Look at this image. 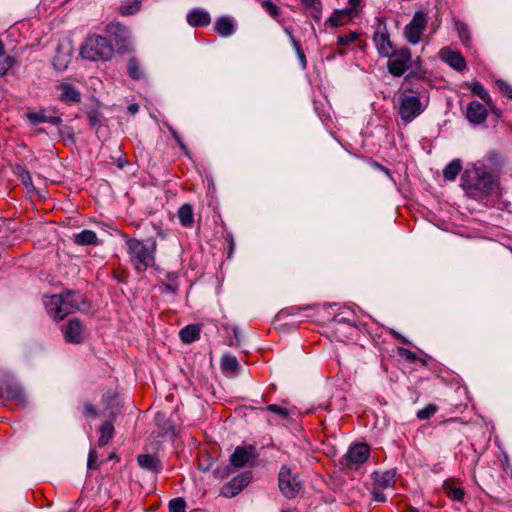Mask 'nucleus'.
Here are the masks:
<instances>
[{"label":"nucleus","mask_w":512,"mask_h":512,"mask_svg":"<svg viewBox=\"0 0 512 512\" xmlns=\"http://www.w3.org/2000/svg\"><path fill=\"white\" fill-rule=\"evenodd\" d=\"M43 303L49 316L59 322L81 310L86 301L83 295L66 290L60 294L45 296Z\"/></svg>","instance_id":"obj_1"},{"label":"nucleus","mask_w":512,"mask_h":512,"mask_svg":"<svg viewBox=\"0 0 512 512\" xmlns=\"http://www.w3.org/2000/svg\"><path fill=\"white\" fill-rule=\"evenodd\" d=\"M127 246L129 261L138 274H143L156 263V241L144 243L143 241L123 234Z\"/></svg>","instance_id":"obj_2"},{"label":"nucleus","mask_w":512,"mask_h":512,"mask_svg":"<svg viewBox=\"0 0 512 512\" xmlns=\"http://www.w3.org/2000/svg\"><path fill=\"white\" fill-rule=\"evenodd\" d=\"M463 189L473 198L486 197L493 192L497 183L493 175L482 168H469L461 177Z\"/></svg>","instance_id":"obj_3"},{"label":"nucleus","mask_w":512,"mask_h":512,"mask_svg":"<svg viewBox=\"0 0 512 512\" xmlns=\"http://www.w3.org/2000/svg\"><path fill=\"white\" fill-rule=\"evenodd\" d=\"M114 49L112 44L103 36H88L80 48V56L90 61H107L112 58Z\"/></svg>","instance_id":"obj_4"},{"label":"nucleus","mask_w":512,"mask_h":512,"mask_svg":"<svg viewBox=\"0 0 512 512\" xmlns=\"http://www.w3.org/2000/svg\"><path fill=\"white\" fill-rule=\"evenodd\" d=\"M423 112L420 98L412 92H403L398 97V114L404 123L413 121Z\"/></svg>","instance_id":"obj_5"},{"label":"nucleus","mask_w":512,"mask_h":512,"mask_svg":"<svg viewBox=\"0 0 512 512\" xmlns=\"http://www.w3.org/2000/svg\"><path fill=\"white\" fill-rule=\"evenodd\" d=\"M364 0H348V7L335 10L326 20L330 27H340L349 24L358 17L363 8Z\"/></svg>","instance_id":"obj_6"},{"label":"nucleus","mask_w":512,"mask_h":512,"mask_svg":"<svg viewBox=\"0 0 512 512\" xmlns=\"http://www.w3.org/2000/svg\"><path fill=\"white\" fill-rule=\"evenodd\" d=\"M370 455V447L365 443H358L349 448L340 459V465L346 470H356L364 464Z\"/></svg>","instance_id":"obj_7"},{"label":"nucleus","mask_w":512,"mask_h":512,"mask_svg":"<svg viewBox=\"0 0 512 512\" xmlns=\"http://www.w3.org/2000/svg\"><path fill=\"white\" fill-rule=\"evenodd\" d=\"M387 63L388 71L395 77H400L411 67L412 55L407 47L394 49L393 54L389 55Z\"/></svg>","instance_id":"obj_8"},{"label":"nucleus","mask_w":512,"mask_h":512,"mask_svg":"<svg viewBox=\"0 0 512 512\" xmlns=\"http://www.w3.org/2000/svg\"><path fill=\"white\" fill-rule=\"evenodd\" d=\"M428 16L424 11H417L404 28V36L410 44H418L427 27Z\"/></svg>","instance_id":"obj_9"},{"label":"nucleus","mask_w":512,"mask_h":512,"mask_svg":"<svg viewBox=\"0 0 512 512\" xmlns=\"http://www.w3.org/2000/svg\"><path fill=\"white\" fill-rule=\"evenodd\" d=\"M301 482L296 475H293L291 469L283 466L279 472V488L282 494L289 499L296 497L301 490Z\"/></svg>","instance_id":"obj_10"},{"label":"nucleus","mask_w":512,"mask_h":512,"mask_svg":"<svg viewBox=\"0 0 512 512\" xmlns=\"http://www.w3.org/2000/svg\"><path fill=\"white\" fill-rule=\"evenodd\" d=\"M101 405L104 415L108 418L116 419L122 407L117 390L111 388L105 391L101 398Z\"/></svg>","instance_id":"obj_11"},{"label":"nucleus","mask_w":512,"mask_h":512,"mask_svg":"<svg viewBox=\"0 0 512 512\" xmlns=\"http://www.w3.org/2000/svg\"><path fill=\"white\" fill-rule=\"evenodd\" d=\"M252 474L251 472H243L236 477H234L231 481L225 484L221 488V495L226 498H232L238 495L251 481Z\"/></svg>","instance_id":"obj_12"},{"label":"nucleus","mask_w":512,"mask_h":512,"mask_svg":"<svg viewBox=\"0 0 512 512\" xmlns=\"http://www.w3.org/2000/svg\"><path fill=\"white\" fill-rule=\"evenodd\" d=\"M373 40L381 56L388 57L393 54V50L395 48L390 41L386 26L379 25L374 34Z\"/></svg>","instance_id":"obj_13"},{"label":"nucleus","mask_w":512,"mask_h":512,"mask_svg":"<svg viewBox=\"0 0 512 512\" xmlns=\"http://www.w3.org/2000/svg\"><path fill=\"white\" fill-rule=\"evenodd\" d=\"M439 57L442 61L457 71H463L466 68V61L460 51L452 50L449 47H443L439 51Z\"/></svg>","instance_id":"obj_14"},{"label":"nucleus","mask_w":512,"mask_h":512,"mask_svg":"<svg viewBox=\"0 0 512 512\" xmlns=\"http://www.w3.org/2000/svg\"><path fill=\"white\" fill-rule=\"evenodd\" d=\"M255 457L253 446H238L230 457V464L235 468H242Z\"/></svg>","instance_id":"obj_15"},{"label":"nucleus","mask_w":512,"mask_h":512,"mask_svg":"<svg viewBox=\"0 0 512 512\" xmlns=\"http://www.w3.org/2000/svg\"><path fill=\"white\" fill-rule=\"evenodd\" d=\"M0 395L5 400H15L19 403L25 402V396L21 387L8 380L0 382Z\"/></svg>","instance_id":"obj_16"},{"label":"nucleus","mask_w":512,"mask_h":512,"mask_svg":"<svg viewBox=\"0 0 512 512\" xmlns=\"http://www.w3.org/2000/svg\"><path fill=\"white\" fill-rule=\"evenodd\" d=\"M84 327L78 319H70L64 332L65 340L69 343H81L83 341Z\"/></svg>","instance_id":"obj_17"},{"label":"nucleus","mask_w":512,"mask_h":512,"mask_svg":"<svg viewBox=\"0 0 512 512\" xmlns=\"http://www.w3.org/2000/svg\"><path fill=\"white\" fill-rule=\"evenodd\" d=\"M59 94V100L66 104L79 103L81 101V93L70 83H60L57 86Z\"/></svg>","instance_id":"obj_18"},{"label":"nucleus","mask_w":512,"mask_h":512,"mask_svg":"<svg viewBox=\"0 0 512 512\" xmlns=\"http://www.w3.org/2000/svg\"><path fill=\"white\" fill-rule=\"evenodd\" d=\"M488 112L484 105L477 101L469 103L466 109L467 119L474 124H481L487 118Z\"/></svg>","instance_id":"obj_19"},{"label":"nucleus","mask_w":512,"mask_h":512,"mask_svg":"<svg viewBox=\"0 0 512 512\" xmlns=\"http://www.w3.org/2000/svg\"><path fill=\"white\" fill-rule=\"evenodd\" d=\"M443 491L447 497L452 499L453 501H463L465 496V491L462 488L460 482H458L454 478H450L444 481L443 483Z\"/></svg>","instance_id":"obj_20"},{"label":"nucleus","mask_w":512,"mask_h":512,"mask_svg":"<svg viewBox=\"0 0 512 512\" xmlns=\"http://www.w3.org/2000/svg\"><path fill=\"white\" fill-rule=\"evenodd\" d=\"M137 462L142 469L153 473H159L162 470L161 461L155 455L140 454L137 457Z\"/></svg>","instance_id":"obj_21"},{"label":"nucleus","mask_w":512,"mask_h":512,"mask_svg":"<svg viewBox=\"0 0 512 512\" xmlns=\"http://www.w3.org/2000/svg\"><path fill=\"white\" fill-rule=\"evenodd\" d=\"M187 22L193 27L208 26L211 22V17L204 10L194 9L188 13Z\"/></svg>","instance_id":"obj_22"},{"label":"nucleus","mask_w":512,"mask_h":512,"mask_svg":"<svg viewBox=\"0 0 512 512\" xmlns=\"http://www.w3.org/2000/svg\"><path fill=\"white\" fill-rule=\"evenodd\" d=\"M361 33L358 31H353L348 34H341L337 37L338 45L342 47H350L355 43V46L359 49H364L365 43L360 40Z\"/></svg>","instance_id":"obj_23"},{"label":"nucleus","mask_w":512,"mask_h":512,"mask_svg":"<svg viewBox=\"0 0 512 512\" xmlns=\"http://www.w3.org/2000/svg\"><path fill=\"white\" fill-rule=\"evenodd\" d=\"M72 59L71 51L64 50L63 47H58L56 55L53 58V66L58 71H64Z\"/></svg>","instance_id":"obj_24"},{"label":"nucleus","mask_w":512,"mask_h":512,"mask_svg":"<svg viewBox=\"0 0 512 512\" xmlns=\"http://www.w3.org/2000/svg\"><path fill=\"white\" fill-rule=\"evenodd\" d=\"M180 224L185 228H192L194 225V212L190 204H183L177 212Z\"/></svg>","instance_id":"obj_25"},{"label":"nucleus","mask_w":512,"mask_h":512,"mask_svg":"<svg viewBox=\"0 0 512 512\" xmlns=\"http://www.w3.org/2000/svg\"><path fill=\"white\" fill-rule=\"evenodd\" d=\"M115 419L108 418L99 428L100 436L98 438V445L103 447L108 444L114 435V424Z\"/></svg>","instance_id":"obj_26"},{"label":"nucleus","mask_w":512,"mask_h":512,"mask_svg":"<svg viewBox=\"0 0 512 512\" xmlns=\"http://www.w3.org/2000/svg\"><path fill=\"white\" fill-rule=\"evenodd\" d=\"M200 332L201 328L199 325L190 324L180 330L179 336L183 343L190 344L199 338Z\"/></svg>","instance_id":"obj_27"},{"label":"nucleus","mask_w":512,"mask_h":512,"mask_svg":"<svg viewBox=\"0 0 512 512\" xmlns=\"http://www.w3.org/2000/svg\"><path fill=\"white\" fill-rule=\"evenodd\" d=\"M74 242L77 245H98L99 240L96 233L92 230H82L74 235Z\"/></svg>","instance_id":"obj_28"},{"label":"nucleus","mask_w":512,"mask_h":512,"mask_svg":"<svg viewBox=\"0 0 512 512\" xmlns=\"http://www.w3.org/2000/svg\"><path fill=\"white\" fill-rule=\"evenodd\" d=\"M216 31L223 37H228L234 33V23L229 17H220L215 23Z\"/></svg>","instance_id":"obj_29"},{"label":"nucleus","mask_w":512,"mask_h":512,"mask_svg":"<svg viewBox=\"0 0 512 512\" xmlns=\"http://www.w3.org/2000/svg\"><path fill=\"white\" fill-rule=\"evenodd\" d=\"M375 486L386 489L394 485L395 479L394 474L392 472H376L374 473Z\"/></svg>","instance_id":"obj_30"},{"label":"nucleus","mask_w":512,"mask_h":512,"mask_svg":"<svg viewBox=\"0 0 512 512\" xmlns=\"http://www.w3.org/2000/svg\"><path fill=\"white\" fill-rule=\"evenodd\" d=\"M240 365L235 356L227 354L221 359V369L225 373L237 374Z\"/></svg>","instance_id":"obj_31"},{"label":"nucleus","mask_w":512,"mask_h":512,"mask_svg":"<svg viewBox=\"0 0 512 512\" xmlns=\"http://www.w3.org/2000/svg\"><path fill=\"white\" fill-rule=\"evenodd\" d=\"M462 164L459 159L452 160L443 170V176L446 180L453 181L460 173Z\"/></svg>","instance_id":"obj_32"},{"label":"nucleus","mask_w":512,"mask_h":512,"mask_svg":"<svg viewBox=\"0 0 512 512\" xmlns=\"http://www.w3.org/2000/svg\"><path fill=\"white\" fill-rule=\"evenodd\" d=\"M470 89H471L472 93L474 95L478 96L479 98H481L488 107L493 106V101H492L489 93L485 90V88L479 82H477V81L472 82L470 85Z\"/></svg>","instance_id":"obj_33"},{"label":"nucleus","mask_w":512,"mask_h":512,"mask_svg":"<svg viewBox=\"0 0 512 512\" xmlns=\"http://www.w3.org/2000/svg\"><path fill=\"white\" fill-rule=\"evenodd\" d=\"M140 7V0H127L119 7V13L123 16L133 15L140 10Z\"/></svg>","instance_id":"obj_34"},{"label":"nucleus","mask_w":512,"mask_h":512,"mask_svg":"<svg viewBox=\"0 0 512 512\" xmlns=\"http://www.w3.org/2000/svg\"><path fill=\"white\" fill-rule=\"evenodd\" d=\"M127 72L128 75L136 81H139L144 77V73L136 58L129 59L127 64Z\"/></svg>","instance_id":"obj_35"},{"label":"nucleus","mask_w":512,"mask_h":512,"mask_svg":"<svg viewBox=\"0 0 512 512\" xmlns=\"http://www.w3.org/2000/svg\"><path fill=\"white\" fill-rule=\"evenodd\" d=\"M302 4L310 10V15L319 20L321 17L322 4L320 0H301Z\"/></svg>","instance_id":"obj_36"},{"label":"nucleus","mask_w":512,"mask_h":512,"mask_svg":"<svg viewBox=\"0 0 512 512\" xmlns=\"http://www.w3.org/2000/svg\"><path fill=\"white\" fill-rule=\"evenodd\" d=\"M15 60L12 56L7 55L6 52L0 55V76L5 75L8 70L14 65Z\"/></svg>","instance_id":"obj_37"},{"label":"nucleus","mask_w":512,"mask_h":512,"mask_svg":"<svg viewBox=\"0 0 512 512\" xmlns=\"http://www.w3.org/2000/svg\"><path fill=\"white\" fill-rule=\"evenodd\" d=\"M82 414L85 418H97L99 416V411L93 403L85 400L82 403Z\"/></svg>","instance_id":"obj_38"},{"label":"nucleus","mask_w":512,"mask_h":512,"mask_svg":"<svg viewBox=\"0 0 512 512\" xmlns=\"http://www.w3.org/2000/svg\"><path fill=\"white\" fill-rule=\"evenodd\" d=\"M455 26L460 40L462 41L463 44H467L470 40V32L468 26L460 21H456Z\"/></svg>","instance_id":"obj_39"},{"label":"nucleus","mask_w":512,"mask_h":512,"mask_svg":"<svg viewBox=\"0 0 512 512\" xmlns=\"http://www.w3.org/2000/svg\"><path fill=\"white\" fill-rule=\"evenodd\" d=\"M438 410V407L435 404H428L423 409L417 412V418L420 420H427L432 417Z\"/></svg>","instance_id":"obj_40"},{"label":"nucleus","mask_w":512,"mask_h":512,"mask_svg":"<svg viewBox=\"0 0 512 512\" xmlns=\"http://www.w3.org/2000/svg\"><path fill=\"white\" fill-rule=\"evenodd\" d=\"M169 512H186V503L183 498H174L169 502Z\"/></svg>","instance_id":"obj_41"},{"label":"nucleus","mask_w":512,"mask_h":512,"mask_svg":"<svg viewBox=\"0 0 512 512\" xmlns=\"http://www.w3.org/2000/svg\"><path fill=\"white\" fill-rule=\"evenodd\" d=\"M26 117L32 124L47 122V116L45 115V113L43 111L28 112L26 114Z\"/></svg>","instance_id":"obj_42"},{"label":"nucleus","mask_w":512,"mask_h":512,"mask_svg":"<svg viewBox=\"0 0 512 512\" xmlns=\"http://www.w3.org/2000/svg\"><path fill=\"white\" fill-rule=\"evenodd\" d=\"M262 7L272 16L273 18H278L280 15L279 8L271 1L265 0L262 2Z\"/></svg>","instance_id":"obj_43"},{"label":"nucleus","mask_w":512,"mask_h":512,"mask_svg":"<svg viewBox=\"0 0 512 512\" xmlns=\"http://www.w3.org/2000/svg\"><path fill=\"white\" fill-rule=\"evenodd\" d=\"M267 411L269 412H272V413H275L277 415H279L281 418L283 419H286L289 417V411L284 408V407H281L277 404H270L267 406Z\"/></svg>","instance_id":"obj_44"},{"label":"nucleus","mask_w":512,"mask_h":512,"mask_svg":"<svg viewBox=\"0 0 512 512\" xmlns=\"http://www.w3.org/2000/svg\"><path fill=\"white\" fill-rule=\"evenodd\" d=\"M107 31L111 34L124 36L127 33V28L120 23H111L107 26Z\"/></svg>","instance_id":"obj_45"},{"label":"nucleus","mask_w":512,"mask_h":512,"mask_svg":"<svg viewBox=\"0 0 512 512\" xmlns=\"http://www.w3.org/2000/svg\"><path fill=\"white\" fill-rule=\"evenodd\" d=\"M496 85L504 96L512 99V86L509 83L504 80H497Z\"/></svg>","instance_id":"obj_46"},{"label":"nucleus","mask_w":512,"mask_h":512,"mask_svg":"<svg viewBox=\"0 0 512 512\" xmlns=\"http://www.w3.org/2000/svg\"><path fill=\"white\" fill-rule=\"evenodd\" d=\"M397 352H398L399 356H401L402 358L406 359L409 362H414V361L418 360V357L416 356V354L409 349L400 347V348H398Z\"/></svg>","instance_id":"obj_47"},{"label":"nucleus","mask_w":512,"mask_h":512,"mask_svg":"<svg viewBox=\"0 0 512 512\" xmlns=\"http://www.w3.org/2000/svg\"><path fill=\"white\" fill-rule=\"evenodd\" d=\"M18 169H19V172L17 174H18L19 178L21 179L22 183L26 187L32 186V178H31L29 171L24 170L21 167H18Z\"/></svg>","instance_id":"obj_48"},{"label":"nucleus","mask_w":512,"mask_h":512,"mask_svg":"<svg viewBox=\"0 0 512 512\" xmlns=\"http://www.w3.org/2000/svg\"><path fill=\"white\" fill-rule=\"evenodd\" d=\"M87 118L92 127H95L100 124L102 120V115L98 111H90L87 113Z\"/></svg>","instance_id":"obj_49"},{"label":"nucleus","mask_w":512,"mask_h":512,"mask_svg":"<svg viewBox=\"0 0 512 512\" xmlns=\"http://www.w3.org/2000/svg\"><path fill=\"white\" fill-rule=\"evenodd\" d=\"M98 467H99L98 455H97V452L94 449H92V450H90L89 456H88V468L89 469H97Z\"/></svg>","instance_id":"obj_50"},{"label":"nucleus","mask_w":512,"mask_h":512,"mask_svg":"<svg viewBox=\"0 0 512 512\" xmlns=\"http://www.w3.org/2000/svg\"><path fill=\"white\" fill-rule=\"evenodd\" d=\"M383 490L384 489H381V488L375 486L373 488V490H372L373 500H375L377 502H385L386 501V496L383 493Z\"/></svg>","instance_id":"obj_51"},{"label":"nucleus","mask_w":512,"mask_h":512,"mask_svg":"<svg viewBox=\"0 0 512 512\" xmlns=\"http://www.w3.org/2000/svg\"><path fill=\"white\" fill-rule=\"evenodd\" d=\"M113 276L119 282H125L127 280V273L121 268L114 269Z\"/></svg>","instance_id":"obj_52"},{"label":"nucleus","mask_w":512,"mask_h":512,"mask_svg":"<svg viewBox=\"0 0 512 512\" xmlns=\"http://www.w3.org/2000/svg\"><path fill=\"white\" fill-rule=\"evenodd\" d=\"M229 474H230L229 467H224L222 470L218 469L215 471L216 477H218L220 479L227 477Z\"/></svg>","instance_id":"obj_53"},{"label":"nucleus","mask_w":512,"mask_h":512,"mask_svg":"<svg viewBox=\"0 0 512 512\" xmlns=\"http://www.w3.org/2000/svg\"><path fill=\"white\" fill-rule=\"evenodd\" d=\"M309 308H310V306H305V307L293 306V307L282 310L281 313H289L290 311H292V313H294V312H299L301 310H307Z\"/></svg>","instance_id":"obj_54"},{"label":"nucleus","mask_w":512,"mask_h":512,"mask_svg":"<svg viewBox=\"0 0 512 512\" xmlns=\"http://www.w3.org/2000/svg\"><path fill=\"white\" fill-rule=\"evenodd\" d=\"M139 111V105L138 104H131L128 106V112L131 115H135Z\"/></svg>","instance_id":"obj_55"},{"label":"nucleus","mask_w":512,"mask_h":512,"mask_svg":"<svg viewBox=\"0 0 512 512\" xmlns=\"http://www.w3.org/2000/svg\"><path fill=\"white\" fill-rule=\"evenodd\" d=\"M47 122L57 125V124L61 123V118L60 117H56V116L47 117Z\"/></svg>","instance_id":"obj_56"},{"label":"nucleus","mask_w":512,"mask_h":512,"mask_svg":"<svg viewBox=\"0 0 512 512\" xmlns=\"http://www.w3.org/2000/svg\"><path fill=\"white\" fill-rule=\"evenodd\" d=\"M401 512H419V510L410 505H407Z\"/></svg>","instance_id":"obj_57"},{"label":"nucleus","mask_w":512,"mask_h":512,"mask_svg":"<svg viewBox=\"0 0 512 512\" xmlns=\"http://www.w3.org/2000/svg\"><path fill=\"white\" fill-rule=\"evenodd\" d=\"M177 141L180 145V148L187 154L188 153V149L187 147L184 145V143L177 137Z\"/></svg>","instance_id":"obj_58"},{"label":"nucleus","mask_w":512,"mask_h":512,"mask_svg":"<svg viewBox=\"0 0 512 512\" xmlns=\"http://www.w3.org/2000/svg\"><path fill=\"white\" fill-rule=\"evenodd\" d=\"M346 47H342L338 50V53L341 55V56H344L346 54Z\"/></svg>","instance_id":"obj_59"},{"label":"nucleus","mask_w":512,"mask_h":512,"mask_svg":"<svg viewBox=\"0 0 512 512\" xmlns=\"http://www.w3.org/2000/svg\"><path fill=\"white\" fill-rule=\"evenodd\" d=\"M5 52L4 50V44L3 42L0 40V55L3 54Z\"/></svg>","instance_id":"obj_60"}]
</instances>
